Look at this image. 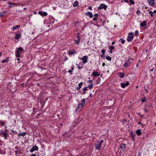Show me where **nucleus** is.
Masks as SVG:
<instances>
[{
  "label": "nucleus",
  "instance_id": "obj_1",
  "mask_svg": "<svg viewBox=\"0 0 156 156\" xmlns=\"http://www.w3.org/2000/svg\"><path fill=\"white\" fill-rule=\"evenodd\" d=\"M133 59L129 58L128 61H126V62L123 65V66L124 67H127L128 66H129L131 63L133 62Z\"/></svg>",
  "mask_w": 156,
  "mask_h": 156
},
{
  "label": "nucleus",
  "instance_id": "obj_2",
  "mask_svg": "<svg viewBox=\"0 0 156 156\" xmlns=\"http://www.w3.org/2000/svg\"><path fill=\"white\" fill-rule=\"evenodd\" d=\"M85 99H83L82 101V102L80 104H79L77 108V110L78 111L79 109L80 110L83 107V105L85 103Z\"/></svg>",
  "mask_w": 156,
  "mask_h": 156
},
{
  "label": "nucleus",
  "instance_id": "obj_3",
  "mask_svg": "<svg viewBox=\"0 0 156 156\" xmlns=\"http://www.w3.org/2000/svg\"><path fill=\"white\" fill-rule=\"evenodd\" d=\"M134 35L133 33H129L127 40L128 42L132 41L133 39V36Z\"/></svg>",
  "mask_w": 156,
  "mask_h": 156
},
{
  "label": "nucleus",
  "instance_id": "obj_4",
  "mask_svg": "<svg viewBox=\"0 0 156 156\" xmlns=\"http://www.w3.org/2000/svg\"><path fill=\"white\" fill-rule=\"evenodd\" d=\"M88 57L87 56L85 55L83 57L81 58V59L82 60L83 63L84 64L86 63L87 62Z\"/></svg>",
  "mask_w": 156,
  "mask_h": 156
},
{
  "label": "nucleus",
  "instance_id": "obj_5",
  "mask_svg": "<svg viewBox=\"0 0 156 156\" xmlns=\"http://www.w3.org/2000/svg\"><path fill=\"white\" fill-rule=\"evenodd\" d=\"M95 147L97 150H99L101 147V143H99L98 141L97 142V143L95 144Z\"/></svg>",
  "mask_w": 156,
  "mask_h": 156
},
{
  "label": "nucleus",
  "instance_id": "obj_6",
  "mask_svg": "<svg viewBox=\"0 0 156 156\" xmlns=\"http://www.w3.org/2000/svg\"><path fill=\"white\" fill-rule=\"evenodd\" d=\"M77 34L78 35H77V37L74 40V41L76 44L78 45L80 41V38L79 35V33H78Z\"/></svg>",
  "mask_w": 156,
  "mask_h": 156
},
{
  "label": "nucleus",
  "instance_id": "obj_7",
  "mask_svg": "<svg viewBox=\"0 0 156 156\" xmlns=\"http://www.w3.org/2000/svg\"><path fill=\"white\" fill-rule=\"evenodd\" d=\"M107 6L104 4H101L98 7V9H106Z\"/></svg>",
  "mask_w": 156,
  "mask_h": 156
},
{
  "label": "nucleus",
  "instance_id": "obj_8",
  "mask_svg": "<svg viewBox=\"0 0 156 156\" xmlns=\"http://www.w3.org/2000/svg\"><path fill=\"white\" fill-rule=\"evenodd\" d=\"M129 84V82H126V83H122L121 84V86L122 88H124L126 87Z\"/></svg>",
  "mask_w": 156,
  "mask_h": 156
},
{
  "label": "nucleus",
  "instance_id": "obj_9",
  "mask_svg": "<svg viewBox=\"0 0 156 156\" xmlns=\"http://www.w3.org/2000/svg\"><path fill=\"white\" fill-rule=\"evenodd\" d=\"M39 14L41 16H46L47 15V13L46 12H42L41 11H39Z\"/></svg>",
  "mask_w": 156,
  "mask_h": 156
},
{
  "label": "nucleus",
  "instance_id": "obj_10",
  "mask_svg": "<svg viewBox=\"0 0 156 156\" xmlns=\"http://www.w3.org/2000/svg\"><path fill=\"white\" fill-rule=\"evenodd\" d=\"M92 74L94 77H96L97 76H100V74L98 72L95 71H94Z\"/></svg>",
  "mask_w": 156,
  "mask_h": 156
},
{
  "label": "nucleus",
  "instance_id": "obj_11",
  "mask_svg": "<svg viewBox=\"0 0 156 156\" xmlns=\"http://www.w3.org/2000/svg\"><path fill=\"white\" fill-rule=\"evenodd\" d=\"M21 36L20 34H16L15 38L16 39H19Z\"/></svg>",
  "mask_w": 156,
  "mask_h": 156
},
{
  "label": "nucleus",
  "instance_id": "obj_12",
  "mask_svg": "<svg viewBox=\"0 0 156 156\" xmlns=\"http://www.w3.org/2000/svg\"><path fill=\"white\" fill-rule=\"evenodd\" d=\"M87 15L90 18H92L93 17V15L92 13L90 12H88L87 13H86Z\"/></svg>",
  "mask_w": 156,
  "mask_h": 156
},
{
  "label": "nucleus",
  "instance_id": "obj_13",
  "mask_svg": "<svg viewBox=\"0 0 156 156\" xmlns=\"http://www.w3.org/2000/svg\"><path fill=\"white\" fill-rule=\"evenodd\" d=\"M76 53V51L75 50H71L70 51L69 53V55H71L73 54H75Z\"/></svg>",
  "mask_w": 156,
  "mask_h": 156
},
{
  "label": "nucleus",
  "instance_id": "obj_14",
  "mask_svg": "<svg viewBox=\"0 0 156 156\" xmlns=\"http://www.w3.org/2000/svg\"><path fill=\"white\" fill-rule=\"evenodd\" d=\"M146 22L144 20L143 21L142 23H140V26L141 27H143L146 25Z\"/></svg>",
  "mask_w": 156,
  "mask_h": 156
},
{
  "label": "nucleus",
  "instance_id": "obj_15",
  "mask_svg": "<svg viewBox=\"0 0 156 156\" xmlns=\"http://www.w3.org/2000/svg\"><path fill=\"white\" fill-rule=\"evenodd\" d=\"M23 49L21 47H19L18 48V50L17 51V52L18 53H21L23 51Z\"/></svg>",
  "mask_w": 156,
  "mask_h": 156
},
{
  "label": "nucleus",
  "instance_id": "obj_16",
  "mask_svg": "<svg viewBox=\"0 0 156 156\" xmlns=\"http://www.w3.org/2000/svg\"><path fill=\"white\" fill-rule=\"evenodd\" d=\"M26 134V133L25 132H24L23 133H19L18 135H19V136H22L23 137Z\"/></svg>",
  "mask_w": 156,
  "mask_h": 156
},
{
  "label": "nucleus",
  "instance_id": "obj_17",
  "mask_svg": "<svg viewBox=\"0 0 156 156\" xmlns=\"http://www.w3.org/2000/svg\"><path fill=\"white\" fill-rule=\"evenodd\" d=\"M118 75L119 77L121 78H123L124 77V75L123 73H119Z\"/></svg>",
  "mask_w": 156,
  "mask_h": 156
},
{
  "label": "nucleus",
  "instance_id": "obj_18",
  "mask_svg": "<svg viewBox=\"0 0 156 156\" xmlns=\"http://www.w3.org/2000/svg\"><path fill=\"white\" fill-rule=\"evenodd\" d=\"M19 27H20V26L19 25H17L15 27H12V30L13 31H14L15 30H16V29L18 28Z\"/></svg>",
  "mask_w": 156,
  "mask_h": 156
},
{
  "label": "nucleus",
  "instance_id": "obj_19",
  "mask_svg": "<svg viewBox=\"0 0 156 156\" xmlns=\"http://www.w3.org/2000/svg\"><path fill=\"white\" fill-rule=\"evenodd\" d=\"M82 84H83L82 82H81L80 83H79V87H77L76 88V89L77 90H79L81 88V86L82 85Z\"/></svg>",
  "mask_w": 156,
  "mask_h": 156
},
{
  "label": "nucleus",
  "instance_id": "obj_20",
  "mask_svg": "<svg viewBox=\"0 0 156 156\" xmlns=\"http://www.w3.org/2000/svg\"><path fill=\"white\" fill-rule=\"evenodd\" d=\"M7 11L3 12H1L0 13V17H2L3 16L5 15V12H7Z\"/></svg>",
  "mask_w": 156,
  "mask_h": 156
},
{
  "label": "nucleus",
  "instance_id": "obj_21",
  "mask_svg": "<svg viewBox=\"0 0 156 156\" xmlns=\"http://www.w3.org/2000/svg\"><path fill=\"white\" fill-rule=\"evenodd\" d=\"M136 133L137 134V135L138 136H139V135H141V131H140V130L139 129H138L137 130L136 132Z\"/></svg>",
  "mask_w": 156,
  "mask_h": 156
},
{
  "label": "nucleus",
  "instance_id": "obj_22",
  "mask_svg": "<svg viewBox=\"0 0 156 156\" xmlns=\"http://www.w3.org/2000/svg\"><path fill=\"white\" fill-rule=\"evenodd\" d=\"M9 4L10 5L9 6V7H12L13 6H15V4L9 2Z\"/></svg>",
  "mask_w": 156,
  "mask_h": 156
},
{
  "label": "nucleus",
  "instance_id": "obj_23",
  "mask_svg": "<svg viewBox=\"0 0 156 156\" xmlns=\"http://www.w3.org/2000/svg\"><path fill=\"white\" fill-rule=\"evenodd\" d=\"M78 1H75L74 3L73 4V5L74 7H76L78 5Z\"/></svg>",
  "mask_w": 156,
  "mask_h": 156
},
{
  "label": "nucleus",
  "instance_id": "obj_24",
  "mask_svg": "<svg viewBox=\"0 0 156 156\" xmlns=\"http://www.w3.org/2000/svg\"><path fill=\"white\" fill-rule=\"evenodd\" d=\"M8 58H5V59L3 60L2 61V63H5L8 62Z\"/></svg>",
  "mask_w": 156,
  "mask_h": 156
},
{
  "label": "nucleus",
  "instance_id": "obj_25",
  "mask_svg": "<svg viewBox=\"0 0 156 156\" xmlns=\"http://www.w3.org/2000/svg\"><path fill=\"white\" fill-rule=\"evenodd\" d=\"M120 147L121 148H125V144H122L120 145Z\"/></svg>",
  "mask_w": 156,
  "mask_h": 156
},
{
  "label": "nucleus",
  "instance_id": "obj_26",
  "mask_svg": "<svg viewBox=\"0 0 156 156\" xmlns=\"http://www.w3.org/2000/svg\"><path fill=\"white\" fill-rule=\"evenodd\" d=\"M32 147L35 151L37 150L38 149V147L36 145Z\"/></svg>",
  "mask_w": 156,
  "mask_h": 156
},
{
  "label": "nucleus",
  "instance_id": "obj_27",
  "mask_svg": "<svg viewBox=\"0 0 156 156\" xmlns=\"http://www.w3.org/2000/svg\"><path fill=\"white\" fill-rule=\"evenodd\" d=\"M106 58L108 60L111 61V58L109 56H106Z\"/></svg>",
  "mask_w": 156,
  "mask_h": 156
},
{
  "label": "nucleus",
  "instance_id": "obj_28",
  "mask_svg": "<svg viewBox=\"0 0 156 156\" xmlns=\"http://www.w3.org/2000/svg\"><path fill=\"white\" fill-rule=\"evenodd\" d=\"M2 134L6 138L7 136V134L5 132H2Z\"/></svg>",
  "mask_w": 156,
  "mask_h": 156
},
{
  "label": "nucleus",
  "instance_id": "obj_29",
  "mask_svg": "<svg viewBox=\"0 0 156 156\" xmlns=\"http://www.w3.org/2000/svg\"><path fill=\"white\" fill-rule=\"evenodd\" d=\"M139 35L138 31V30H136L135 32V35L136 36H138Z\"/></svg>",
  "mask_w": 156,
  "mask_h": 156
},
{
  "label": "nucleus",
  "instance_id": "obj_30",
  "mask_svg": "<svg viewBox=\"0 0 156 156\" xmlns=\"http://www.w3.org/2000/svg\"><path fill=\"white\" fill-rule=\"evenodd\" d=\"M135 135H131V137L133 140H135Z\"/></svg>",
  "mask_w": 156,
  "mask_h": 156
},
{
  "label": "nucleus",
  "instance_id": "obj_31",
  "mask_svg": "<svg viewBox=\"0 0 156 156\" xmlns=\"http://www.w3.org/2000/svg\"><path fill=\"white\" fill-rule=\"evenodd\" d=\"M0 123L2 125V126H4L5 125V122L3 121H0Z\"/></svg>",
  "mask_w": 156,
  "mask_h": 156
},
{
  "label": "nucleus",
  "instance_id": "obj_32",
  "mask_svg": "<svg viewBox=\"0 0 156 156\" xmlns=\"http://www.w3.org/2000/svg\"><path fill=\"white\" fill-rule=\"evenodd\" d=\"M120 40L121 41V43L122 44H123L125 42V40H123L122 38H121L120 39Z\"/></svg>",
  "mask_w": 156,
  "mask_h": 156
},
{
  "label": "nucleus",
  "instance_id": "obj_33",
  "mask_svg": "<svg viewBox=\"0 0 156 156\" xmlns=\"http://www.w3.org/2000/svg\"><path fill=\"white\" fill-rule=\"evenodd\" d=\"M88 87L89 89L92 88H93V84H91L90 85L88 86Z\"/></svg>",
  "mask_w": 156,
  "mask_h": 156
},
{
  "label": "nucleus",
  "instance_id": "obj_34",
  "mask_svg": "<svg viewBox=\"0 0 156 156\" xmlns=\"http://www.w3.org/2000/svg\"><path fill=\"white\" fill-rule=\"evenodd\" d=\"M153 12L152 11H150L149 13V14L150 15L151 17H153Z\"/></svg>",
  "mask_w": 156,
  "mask_h": 156
},
{
  "label": "nucleus",
  "instance_id": "obj_35",
  "mask_svg": "<svg viewBox=\"0 0 156 156\" xmlns=\"http://www.w3.org/2000/svg\"><path fill=\"white\" fill-rule=\"evenodd\" d=\"M147 100L146 99L145 97H144L143 99H142L141 101L142 102H144Z\"/></svg>",
  "mask_w": 156,
  "mask_h": 156
},
{
  "label": "nucleus",
  "instance_id": "obj_36",
  "mask_svg": "<svg viewBox=\"0 0 156 156\" xmlns=\"http://www.w3.org/2000/svg\"><path fill=\"white\" fill-rule=\"evenodd\" d=\"M129 2L132 5L134 4V2L133 0H129Z\"/></svg>",
  "mask_w": 156,
  "mask_h": 156
},
{
  "label": "nucleus",
  "instance_id": "obj_37",
  "mask_svg": "<svg viewBox=\"0 0 156 156\" xmlns=\"http://www.w3.org/2000/svg\"><path fill=\"white\" fill-rule=\"evenodd\" d=\"M114 46H111L109 47V49H110V50H114Z\"/></svg>",
  "mask_w": 156,
  "mask_h": 156
},
{
  "label": "nucleus",
  "instance_id": "obj_38",
  "mask_svg": "<svg viewBox=\"0 0 156 156\" xmlns=\"http://www.w3.org/2000/svg\"><path fill=\"white\" fill-rule=\"evenodd\" d=\"M140 13V12L139 9H137V10L136 11V13L138 15H139V14Z\"/></svg>",
  "mask_w": 156,
  "mask_h": 156
},
{
  "label": "nucleus",
  "instance_id": "obj_39",
  "mask_svg": "<svg viewBox=\"0 0 156 156\" xmlns=\"http://www.w3.org/2000/svg\"><path fill=\"white\" fill-rule=\"evenodd\" d=\"M20 53H18L16 55V56L17 57H19L20 56Z\"/></svg>",
  "mask_w": 156,
  "mask_h": 156
},
{
  "label": "nucleus",
  "instance_id": "obj_40",
  "mask_svg": "<svg viewBox=\"0 0 156 156\" xmlns=\"http://www.w3.org/2000/svg\"><path fill=\"white\" fill-rule=\"evenodd\" d=\"M34 151V149H33V147H32L30 150V151L31 152H32Z\"/></svg>",
  "mask_w": 156,
  "mask_h": 156
},
{
  "label": "nucleus",
  "instance_id": "obj_41",
  "mask_svg": "<svg viewBox=\"0 0 156 156\" xmlns=\"http://www.w3.org/2000/svg\"><path fill=\"white\" fill-rule=\"evenodd\" d=\"M34 151V149H33V147H32L30 150V151L31 152H32Z\"/></svg>",
  "mask_w": 156,
  "mask_h": 156
},
{
  "label": "nucleus",
  "instance_id": "obj_42",
  "mask_svg": "<svg viewBox=\"0 0 156 156\" xmlns=\"http://www.w3.org/2000/svg\"><path fill=\"white\" fill-rule=\"evenodd\" d=\"M98 15L97 13H96V14H94V17H96L97 18L98 17Z\"/></svg>",
  "mask_w": 156,
  "mask_h": 156
},
{
  "label": "nucleus",
  "instance_id": "obj_43",
  "mask_svg": "<svg viewBox=\"0 0 156 156\" xmlns=\"http://www.w3.org/2000/svg\"><path fill=\"white\" fill-rule=\"evenodd\" d=\"M97 20V18L96 17H94L93 19V20L94 21H96Z\"/></svg>",
  "mask_w": 156,
  "mask_h": 156
},
{
  "label": "nucleus",
  "instance_id": "obj_44",
  "mask_svg": "<svg viewBox=\"0 0 156 156\" xmlns=\"http://www.w3.org/2000/svg\"><path fill=\"white\" fill-rule=\"evenodd\" d=\"M88 82L90 83H93L92 80H89L88 81Z\"/></svg>",
  "mask_w": 156,
  "mask_h": 156
},
{
  "label": "nucleus",
  "instance_id": "obj_45",
  "mask_svg": "<svg viewBox=\"0 0 156 156\" xmlns=\"http://www.w3.org/2000/svg\"><path fill=\"white\" fill-rule=\"evenodd\" d=\"M98 142H99V143H101L102 144V143L104 141L103 140H101L100 141H99Z\"/></svg>",
  "mask_w": 156,
  "mask_h": 156
},
{
  "label": "nucleus",
  "instance_id": "obj_46",
  "mask_svg": "<svg viewBox=\"0 0 156 156\" xmlns=\"http://www.w3.org/2000/svg\"><path fill=\"white\" fill-rule=\"evenodd\" d=\"M105 50L103 49L102 50L101 52L102 53L104 54L105 52Z\"/></svg>",
  "mask_w": 156,
  "mask_h": 156
},
{
  "label": "nucleus",
  "instance_id": "obj_47",
  "mask_svg": "<svg viewBox=\"0 0 156 156\" xmlns=\"http://www.w3.org/2000/svg\"><path fill=\"white\" fill-rule=\"evenodd\" d=\"M87 87H86L85 88H83V90L86 91L87 90Z\"/></svg>",
  "mask_w": 156,
  "mask_h": 156
},
{
  "label": "nucleus",
  "instance_id": "obj_48",
  "mask_svg": "<svg viewBox=\"0 0 156 156\" xmlns=\"http://www.w3.org/2000/svg\"><path fill=\"white\" fill-rule=\"evenodd\" d=\"M154 70V68H152V69H151L150 70V72H152V71H153Z\"/></svg>",
  "mask_w": 156,
  "mask_h": 156
},
{
  "label": "nucleus",
  "instance_id": "obj_49",
  "mask_svg": "<svg viewBox=\"0 0 156 156\" xmlns=\"http://www.w3.org/2000/svg\"><path fill=\"white\" fill-rule=\"evenodd\" d=\"M17 60L18 61V63H19L20 62V59L19 58H18L17 59Z\"/></svg>",
  "mask_w": 156,
  "mask_h": 156
},
{
  "label": "nucleus",
  "instance_id": "obj_50",
  "mask_svg": "<svg viewBox=\"0 0 156 156\" xmlns=\"http://www.w3.org/2000/svg\"><path fill=\"white\" fill-rule=\"evenodd\" d=\"M67 59H68V58L67 57H65V58L64 60L65 61H66Z\"/></svg>",
  "mask_w": 156,
  "mask_h": 156
},
{
  "label": "nucleus",
  "instance_id": "obj_51",
  "mask_svg": "<svg viewBox=\"0 0 156 156\" xmlns=\"http://www.w3.org/2000/svg\"><path fill=\"white\" fill-rule=\"evenodd\" d=\"M105 62H103V63H102V66H105Z\"/></svg>",
  "mask_w": 156,
  "mask_h": 156
},
{
  "label": "nucleus",
  "instance_id": "obj_52",
  "mask_svg": "<svg viewBox=\"0 0 156 156\" xmlns=\"http://www.w3.org/2000/svg\"><path fill=\"white\" fill-rule=\"evenodd\" d=\"M88 8L90 10H92V9L91 7H89Z\"/></svg>",
  "mask_w": 156,
  "mask_h": 156
},
{
  "label": "nucleus",
  "instance_id": "obj_53",
  "mask_svg": "<svg viewBox=\"0 0 156 156\" xmlns=\"http://www.w3.org/2000/svg\"><path fill=\"white\" fill-rule=\"evenodd\" d=\"M31 156H37L35 154H33Z\"/></svg>",
  "mask_w": 156,
  "mask_h": 156
},
{
  "label": "nucleus",
  "instance_id": "obj_54",
  "mask_svg": "<svg viewBox=\"0 0 156 156\" xmlns=\"http://www.w3.org/2000/svg\"><path fill=\"white\" fill-rule=\"evenodd\" d=\"M72 71L71 70H70L68 72L69 73H71L72 72Z\"/></svg>",
  "mask_w": 156,
  "mask_h": 156
},
{
  "label": "nucleus",
  "instance_id": "obj_55",
  "mask_svg": "<svg viewBox=\"0 0 156 156\" xmlns=\"http://www.w3.org/2000/svg\"><path fill=\"white\" fill-rule=\"evenodd\" d=\"M78 69H80L81 68V67H80V66H78Z\"/></svg>",
  "mask_w": 156,
  "mask_h": 156
},
{
  "label": "nucleus",
  "instance_id": "obj_56",
  "mask_svg": "<svg viewBox=\"0 0 156 156\" xmlns=\"http://www.w3.org/2000/svg\"><path fill=\"white\" fill-rule=\"evenodd\" d=\"M156 12V10H154L153 11V13H155V12Z\"/></svg>",
  "mask_w": 156,
  "mask_h": 156
},
{
  "label": "nucleus",
  "instance_id": "obj_57",
  "mask_svg": "<svg viewBox=\"0 0 156 156\" xmlns=\"http://www.w3.org/2000/svg\"><path fill=\"white\" fill-rule=\"evenodd\" d=\"M109 52L110 53H112V50H110L109 51Z\"/></svg>",
  "mask_w": 156,
  "mask_h": 156
},
{
  "label": "nucleus",
  "instance_id": "obj_58",
  "mask_svg": "<svg viewBox=\"0 0 156 156\" xmlns=\"http://www.w3.org/2000/svg\"><path fill=\"white\" fill-rule=\"evenodd\" d=\"M99 83V81H98V80H97V83Z\"/></svg>",
  "mask_w": 156,
  "mask_h": 156
},
{
  "label": "nucleus",
  "instance_id": "obj_59",
  "mask_svg": "<svg viewBox=\"0 0 156 156\" xmlns=\"http://www.w3.org/2000/svg\"><path fill=\"white\" fill-rule=\"evenodd\" d=\"M115 42L113 41V42H112V44H115Z\"/></svg>",
  "mask_w": 156,
  "mask_h": 156
},
{
  "label": "nucleus",
  "instance_id": "obj_60",
  "mask_svg": "<svg viewBox=\"0 0 156 156\" xmlns=\"http://www.w3.org/2000/svg\"><path fill=\"white\" fill-rule=\"evenodd\" d=\"M125 2H128V0H125Z\"/></svg>",
  "mask_w": 156,
  "mask_h": 156
},
{
  "label": "nucleus",
  "instance_id": "obj_61",
  "mask_svg": "<svg viewBox=\"0 0 156 156\" xmlns=\"http://www.w3.org/2000/svg\"><path fill=\"white\" fill-rule=\"evenodd\" d=\"M138 66H139V64L138 63V64H136V66L137 67H138Z\"/></svg>",
  "mask_w": 156,
  "mask_h": 156
},
{
  "label": "nucleus",
  "instance_id": "obj_62",
  "mask_svg": "<svg viewBox=\"0 0 156 156\" xmlns=\"http://www.w3.org/2000/svg\"><path fill=\"white\" fill-rule=\"evenodd\" d=\"M72 70H73V67H72V69H71Z\"/></svg>",
  "mask_w": 156,
  "mask_h": 156
},
{
  "label": "nucleus",
  "instance_id": "obj_63",
  "mask_svg": "<svg viewBox=\"0 0 156 156\" xmlns=\"http://www.w3.org/2000/svg\"><path fill=\"white\" fill-rule=\"evenodd\" d=\"M138 124H141V123L140 122H139L138 123Z\"/></svg>",
  "mask_w": 156,
  "mask_h": 156
},
{
  "label": "nucleus",
  "instance_id": "obj_64",
  "mask_svg": "<svg viewBox=\"0 0 156 156\" xmlns=\"http://www.w3.org/2000/svg\"><path fill=\"white\" fill-rule=\"evenodd\" d=\"M89 96L90 97H91V94H90Z\"/></svg>",
  "mask_w": 156,
  "mask_h": 156
}]
</instances>
